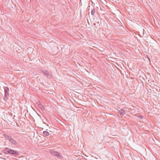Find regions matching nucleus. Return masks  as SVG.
<instances>
[{"label":"nucleus","instance_id":"1","mask_svg":"<svg viewBox=\"0 0 160 160\" xmlns=\"http://www.w3.org/2000/svg\"><path fill=\"white\" fill-rule=\"evenodd\" d=\"M3 152L6 154L9 153L14 156H18L19 155V153L18 152L8 148H5L3 150Z\"/></svg>","mask_w":160,"mask_h":160},{"label":"nucleus","instance_id":"2","mask_svg":"<svg viewBox=\"0 0 160 160\" xmlns=\"http://www.w3.org/2000/svg\"><path fill=\"white\" fill-rule=\"evenodd\" d=\"M51 153L54 156H55L61 159L62 158V156L61 154L55 151H51Z\"/></svg>","mask_w":160,"mask_h":160},{"label":"nucleus","instance_id":"3","mask_svg":"<svg viewBox=\"0 0 160 160\" xmlns=\"http://www.w3.org/2000/svg\"><path fill=\"white\" fill-rule=\"evenodd\" d=\"M42 72L48 78H50L52 76L51 74H50V72L48 71L44 70Z\"/></svg>","mask_w":160,"mask_h":160},{"label":"nucleus","instance_id":"4","mask_svg":"<svg viewBox=\"0 0 160 160\" xmlns=\"http://www.w3.org/2000/svg\"><path fill=\"white\" fill-rule=\"evenodd\" d=\"M125 111L123 109H121L120 110H119L118 113L120 114L122 116L124 115L125 113Z\"/></svg>","mask_w":160,"mask_h":160},{"label":"nucleus","instance_id":"5","mask_svg":"<svg viewBox=\"0 0 160 160\" xmlns=\"http://www.w3.org/2000/svg\"><path fill=\"white\" fill-rule=\"evenodd\" d=\"M9 141L12 143L14 145H16L17 144V142L12 137H11L10 138H9Z\"/></svg>","mask_w":160,"mask_h":160},{"label":"nucleus","instance_id":"6","mask_svg":"<svg viewBox=\"0 0 160 160\" xmlns=\"http://www.w3.org/2000/svg\"><path fill=\"white\" fill-rule=\"evenodd\" d=\"M8 91H4V97L5 98H8Z\"/></svg>","mask_w":160,"mask_h":160},{"label":"nucleus","instance_id":"7","mask_svg":"<svg viewBox=\"0 0 160 160\" xmlns=\"http://www.w3.org/2000/svg\"><path fill=\"white\" fill-rule=\"evenodd\" d=\"M38 107L42 111H44L45 109V108L44 107V106L41 104H39L38 105Z\"/></svg>","mask_w":160,"mask_h":160},{"label":"nucleus","instance_id":"8","mask_svg":"<svg viewBox=\"0 0 160 160\" xmlns=\"http://www.w3.org/2000/svg\"><path fill=\"white\" fill-rule=\"evenodd\" d=\"M4 136L5 137V138L6 140H9V138H10L11 137V136H9L8 135L4 134Z\"/></svg>","mask_w":160,"mask_h":160},{"label":"nucleus","instance_id":"9","mask_svg":"<svg viewBox=\"0 0 160 160\" xmlns=\"http://www.w3.org/2000/svg\"><path fill=\"white\" fill-rule=\"evenodd\" d=\"M43 134L46 136H48L49 134V132L47 131H44L43 132Z\"/></svg>","mask_w":160,"mask_h":160},{"label":"nucleus","instance_id":"10","mask_svg":"<svg viewBox=\"0 0 160 160\" xmlns=\"http://www.w3.org/2000/svg\"><path fill=\"white\" fill-rule=\"evenodd\" d=\"M95 12V10L94 9H93L91 11V14L92 15H93Z\"/></svg>","mask_w":160,"mask_h":160},{"label":"nucleus","instance_id":"11","mask_svg":"<svg viewBox=\"0 0 160 160\" xmlns=\"http://www.w3.org/2000/svg\"><path fill=\"white\" fill-rule=\"evenodd\" d=\"M8 89H9L7 87H6L5 88H4V90H7Z\"/></svg>","mask_w":160,"mask_h":160},{"label":"nucleus","instance_id":"12","mask_svg":"<svg viewBox=\"0 0 160 160\" xmlns=\"http://www.w3.org/2000/svg\"><path fill=\"white\" fill-rule=\"evenodd\" d=\"M37 105L38 106V105L39 104H41L40 103H39L38 102H37Z\"/></svg>","mask_w":160,"mask_h":160},{"label":"nucleus","instance_id":"13","mask_svg":"<svg viewBox=\"0 0 160 160\" xmlns=\"http://www.w3.org/2000/svg\"><path fill=\"white\" fill-rule=\"evenodd\" d=\"M50 92H53V91L50 90Z\"/></svg>","mask_w":160,"mask_h":160},{"label":"nucleus","instance_id":"14","mask_svg":"<svg viewBox=\"0 0 160 160\" xmlns=\"http://www.w3.org/2000/svg\"><path fill=\"white\" fill-rule=\"evenodd\" d=\"M52 93V94H53V93L52 92V93Z\"/></svg>","mask_w":160,"mask_h":160}]
</instances>
